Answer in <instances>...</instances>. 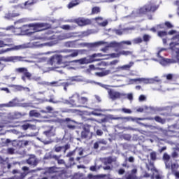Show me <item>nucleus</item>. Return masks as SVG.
Listing matches in <instances>:
<instances>
[{"instance_id":"nucleus-22","label":"nucleus","mask_w":179,"mask_h":179,"mask_svg":"<svg viewBox=\"0 0 179 179\" xmlns=\"http://www.w3.org/2000/svg\"><path fill=\"white\" fill-rule=\"evenodd\" d=\"M106 44V48H121V43L117 42V41H112L109 43L107 42H104Z\"/></svg>"},{"instance_id":"nucleus-50","label":"nucleus","mask_w":179,"mask_h":179,"mask_svg":"<svg viewBox=\"0 0 179 179\" xmlns=\"http://www.w3.org/2000/svg\"><path fill=\"white\" fill-rule=\"evenodd\" d=\"M122 113H124V114H132V110L131 109H128L126 108H123L121 109Z\"/></svg>"},{"instance_id":"nucleus-15","label":"nucleus","mask_w":179,"mask_h":179,"mask_svg":"<svg viewBox=\"0 0 179 179\" xmlns=\"http://www.w3.org/2000/svg\"><path fill=\"white\" fill-rule=\"evenodd\" d=\"M76 23H77L78 26H87L92 24V20L87 18L79 17L76 20Z\"/></svg>"},{"instance_id":"nucleus-46","label":"nucleus","mask_w":179,"mask_h":179,"mask_svg":"<svg viewBox=\"0 0 179 179\" xmlns=\"http://www.w3.org/2000/svg\"><path fill=\"white\" fill-rule=\"evenodd\" d=\"M96 85H98V86H100L101 87H103V89H106V90H109L110 89H108V87H110V85H105V84H103L101 83H95Z\"/></svg>"},{"instance_id":"nucleus-20","label":"nucleus","mask_w":179,"mask_h":179,"mask_svg":"<svg viewBox=\"0 0 179 179\" xmlns=\"http://www.w3.org/2000/svg\"><path fill=\"white\" fill-rule=\"evenodd\" d=\"M24 48V45H15L13 48H7L6 50H2L1 54H5V52H9V51H19V50H23Z\"/></svg>"},{"instance_id":"nucleus-34","label":"nucleus","mask_w":179,"mask_h":179,"mask_svg":"<svg viewBox=\"0 0 179 179\" xmlns=\"http://www.w3.org/2000/svg\"><path fill=\"white\" fill-rule=\"evenodd\" d=\"M17 16H20V14L17 13H13L6 14L5 17L6 19H12V17H16Z\"/></svg>"},{"instance_id":"nucleus-33","label":"nucleus","mask_w":179,"mask_h":179,"mask_svg":"<svg viewBox=\"0 0 179 179\" xmlns=\"http://www.w3.org/2000/svg\"><path fill=\"white\" fill-rule=\"evenodd\" d=\"M79 0H73L69 3L68 8L69 9H72V8L77 6V5H79Z\"/></svg>"},{"instance_id":"nucleus-35","label":"nucleus","mask_w":179,"mask_h":179,"mask_svg":"<svg viewBox=\"0 0 179 179\" xmlns=\"http://www.w3.org/2000/svg\"><path fill=\"white\" fill-rule=\"evenodd\" d=\"M173 129H179V124H174L168 127V130L169 131V132H174V130Z\"/></svg>"},{"instance_id":"nucleus-17","label":"nucleus","mask_w":179,"mask_h":179,"mask_svg":"<svg viewBox=\"0 0 179 179\" xmlns=\"http://www.w3.org/2000/svg\"><path fill=\"white\" fill-rule=\"evenodd\" d=\"M134 62H130L129 64L120 66L115 69V72H120V71H129L131 68L134 66Z\"/></svg>"},{"instance_id":"nucleus-8","label":"nucleus","mask_w":179,"mask_h":179,"mask_svg":"<svg viewBox=\"0 0 179 179\" xmlns=\"http://www.w3.org/2000/svg\"><path fill=\"white\" fill-rule=\"evenodd\" d=\"M69 80L70 81L65 82V83H62L61 80L52 81V82L49 83L48 85L49 86H56V87L63 86L64 90L65 92H68V89L66 87H68V86H71V85H73V83H72V82H76V78H75V77H73V78H70Z\"/></svg>"},{"instance_id":"nucleus-1","label":"nucleus","mask_w":179,"mask_h":179,"mask_svg":"<svg viewBox=\"0 0 179 179\" xmlns=\"http://www.w3.org/2000/svg\"><path fill=\"white\" fill-rule=\"evenodd\" d=\"M56 52L59 54H65L62 56L61 55H55L50 57L48 64L49 65H61L63 64L65 66H69L71 62H64L62 59H71V58H76L79 54H83L86 52V50H78V49H62L60 50H57Z\"/></svg>"},{"instance_id":"nucleus-36","label":"nucleus","mask_w":179,"mask_h":179,"mask_svg":"<svg viewBox=\"0 0 179 179\" xmlns=\"http://www.w3.org/2000/svg\"><path fill=\"white\" fill-rule=\"evenodd\" d=\"M40 115V113L36 110H32L29 111V117H36V118H38Z\"/></svg>"},{"instance_id":"nucleus-47","label":"nucleus","mask_w":179,"mask_h":179,"mask_svg":"<svg viewBox=\"0 0 179 179\" xmlns=\"http://www.w3.org/2000/svg\"><path fill=\"white\" fill-rule=\"evenodd\" d=\"M96 85H98V86H100L101 87H103V89H106V90H109L110 89H108V87H110V85H105V84H103L101 83H95Z\"/></svg>"},{"instance_id":"nucleus-54","label":"nucleus","mask_w":179,"mask_h":179,"mask_svg":"<svg viewBox=\"0 0 179 179\" xmlns=\"http://www.w3.org/2000/svg\"><path fill=\"white\" fill-rule=\"evenodd\" d=\"M120 47L122 45V44H126L127 45H131L132 44V42L130 41H122L120 42Z\"/></svg>"},{"instance_id":"nucleus-63","label":"nucleus","mask_w":179,"mask_h":179,"mask_svg":"<svg viewBox=\"0 0 179 179\" xmlns=\"http://www.w3.org/2000/svg\"><path fill=\"white\" fill-rule=\"evenodd\" d=\"M138 100L139 101H145V100H146V96L145 95H140Z\"/></svg>"},{"instance_id":"nucleus-40","label":"nucleus","mask_w":179,"mask_h":179,"mask_svg":"<svg viewBox=\"0 0 179 179\" xmlns=\"http://www.w3.org/2000/svg\"><path fill=\"white\" fill-rule=\"evenodd\" d=\"M131 42L133 44H141V43L143 42V40L141 37L134 38Z\"/></svg>"},{"instance_id":"nucleus-62","label":"nucleus","mask_w":179,"mask_h":179,"mask_svg":"<svg viewBox=\"0 0 179 179\" xmlns=\"http://www.w3.org/2000/svg\"><path fill=\"white\" fill-rule=\"evenodd\" d=\"M94 130L96 132V135H103V131L101 129H99L97 128H95Z\"/></svg>"},{"instance_id":"nucleus-14","label":"nucleus","mask_w":179,"mask_h":179,"mask_svg":"<svg viewBox=\"0 0 179 179\" xmlns=\"http://www.w3.org/2000/svg\"><path fill=\"white\" fill-rule=\"evenodd\" d=\"M90 125L83 124L82 127H78V135H89L90 134Z\"/></svg>"},{"instance_id":"nucleus-61","label":"nucleus","mask_w":179,"mask_h":179,"mask_svg":"<svg viewBox=\"0 0 179 179\" xmlns=\"http://www.w3.org/2000/svg\"><path fill=\"white\" fill-rule=\"evenodd\" d=\"M171 50L172 51V52H176V55L175 56V58H176V57H177V55H178V54H179V48H177L175 46V49L174 50Z\"/></svg>"},{"instance_id":"nucleus-56","label":"nucleus","mask_w":179,"mask_h":179,"mask_svg":"<svg viewBox=\"0 0 179 179\" xmlns=\"http://www.w3.org/2000/svg\"><path fill=\"white\" fill-rule=\"evenodd\" d=\"M92 12L94 14L99 13L100 12V8L99 7H94V8H92Z\"/></svg>"},{"instance_id":"nucleus-31","label":"nucleus","mask_w":179,"mask_h":179,"mask_svg":"<svg viewBox=\"0 0 179 179\" xmlns=\"http://www.w3.org/2000/svg\"><path fill=\"white\" fill-rule=\"evenodd\" d=\"M163 159L165 160V166L166 169H170V164L169 163V160H170V155L165 153L164 154Z\"/></svg>"},{"instance_id":"nucleus-13","label":"nucleus","mask_w":179,"mask_h":179,"mask_svg":"<svg viewBox=\"0 0 179 179\" xmlns=\"http://www.w3.org/2000/svg\"><path fill=\"white\" fill-rule=\"evenodd\" d=\"M94 61H100V59H87L86 57L81 58L80 59L73 60L70 62V64L72 62L80 64V65H85L86 64H91V62H94Z\"/></svg>"},{"instance_id":"nucleus-44","label":"nucleus","mask_w":179,"mask_h":179,"mask_svg":"<svg viewBox=\"0 0 179 179\" xmlns=\"http://www.w3.org/2000/svg\"><path fill=\"white\" fill-rule=\"evenodd\" d=\"M76 109H69V108H64L62 110V113H68L69 114L71 113L73 114L74 113H76Z\"/></svg>"},{"instance_id":"nucleus-11","label":"nucleus","mask_w":179,"mask_h":179,"mask_svg":"<svg viewBox=\"0 0 179 179\" xmlns=\"http://www.w3.org/2000/svg\"><path fill=\"white\" fill-rule=\"evenodd\" d=\"M108 94L109 96V99L113 100V101L115 100H118L120 99H122V97H125V93H121L115 90L109 89L108 90Z\"/></svg>"},{"instance_id":"nucleus-23","label":"nucleus","mask_w":179,"mask_h":179,"mask_svg":"<svg viewBox=\"0 0 179 179\" xmlns=\"http://www.w3.org/2000/svg\"><path fill=\"white\" fill-rule=\"evenodd\" d=\"M50 99H45V101L48 103H52L53 104H58L59 103H64V98H60V100H55L54 94L50 95Z\"/></svg>"},{"instance_id":"nucleus-2","label":"nucleus","mask_w":179,"mask_h":179,"mask_svg":"<svg viewBox=\"0 0 179 179\" xmlns=\"http://www.w3.org/2000/svg\"><path fill=\"white\" fill-rule=\"evenodd\" d=\"M47 24L45 23H31L28 25H23L22 27H19L15 28L13 26H9L6 28V30H12L14 29V33L17 36H20L22 33H27V34H33L37 33V31H41V27H45Z\"/></svg>"},{"instance_id":"nucleus-45","label":"nucleus","mask_w":179,"mask_h":179,"mask_svg":"<svg viewBox=\"0 0 179 179\" xmlns=\"http://www.w3.org/2000/svg\"><path fill=\"white\" fill-rule=\"evenodd\" d=\"M136 171H137L136 169L131 170V174L127 176L126 179H134V178H135V175H134V174H136Z\"/></svg>"},{"instance_id":"nucleus-53","label":"nucleus","mask_w":179,"mask_h":179,"mask_svg":"<svg viewBox=\"0 0 179 179\" xmlns=\"http://www.w3.org/2000/svg\"><path fill=\"white\" fill-rule=\"evenodd\" d=\"M63 30H72V27L71 25L64 24L61 27Z\"/></svg>"},{"instance_id":"nucleus-27","label":"nucleus","mask_w":179,"mask_h":179,"mask_svg":"<svg viewBox=\"0 0 179 179\" xmlns=\"http://www.w3.org/2000/svg\"><path fill=\"white\" fill-rule=\"evenodd\" d=\"M143 118H152L151 120H148L149 121H156V122H159V124H166V119H163L159 116H155V117H143Z\"/></svg>"},{"instance_id":"nucleus-16","label":"nucleus","mask_w":179,"mask_h":179,"mask_svg":"<svg viewBox=\"0 0 179 179\" xmlns=\"http://www.w3.org/2000/svg\"><path fill=\"white\" fill-rule=\"evenodd\" d=\"M8 87H13L15 92H30V88L27 87H23L19 85H9Z\"/></svg>"},{"instance_id":"nucleus-18","label":"nucleus","mask_w":179,"mask_h":179,"mask_svg":"<svg viewBox=\"0 0 179 179\" xmlns=\"http://www.w3.org/2000/svg\"><path fill=\"white\" fill-rule=\"evenodd\" d=\"M155 82H161V80L159 77H155L153 78H142V83H144V85H151L155 83Z\"/></svg>"},{"instance_id":"nucleus-12","label":"nucleus","mask_w":179,"mask_h":179,"mask_svg":"<svg viewBox=\"0 0 179 179\" xmlns=\"http://www.w3.org/2000/svg\"><path fill=\"white\" fill-rule=\"evenodd\" d=\"M62 40H65V38L64 36V34L62 35L57 36L56 39H53L49 42L42 43L39 45V47H54V45H57V44L59 43V41H62Z\"/></svg>"},{"instance_id":"nucleus-26","label":"nucleus","mask_w":179,"mask_h":179,"mask_svg":"<svg viewBox=\"0 0 179 179\" xmlns=\"http://www.w3.org/2000/svg\"><path fill=\"white\" fill-rule=\"evenodd\" d=\"M7 108L10 107H19V100L17 98H15L10 101L8 103H6Z\"/></svg>"},{"instance_id":"nucleus-48","label":"nucleus","mask_w":179,"mask_h":179,"mask_svg":"<svg viewBox=\"0 0 179 179\" xmlns=\"http://www.w3.org/2000/svg\"><path fill=\"white\" fill-rule=\"evenodd\" d=\"M96 85H98V86H100L101 87H103V89H106V90H109L110 89H108V87H110V85H105V84H103L101 83H95Z\"/></svg>"},{"instance_id":"nucleus-59","label":"nucleus","mask_w":179,"mask_h":179,"mask_svg":"<svg viewBox=\"0 0 179 179\" xmlns=\"http://www.w3.org/2000/svg\"><path fill=\"white\" fill-rule=\"evenodd\" d=\"M167 108L166 107H157L156 106L157 113H159L160 111H164Z\"/></svg>"},{"instance_id":"nucleus-25","label":"nucleus","mask_w":179,"mask_h":179,"mask_svg":"<svg viewBox=\"0 0 179 179\" xmlns=\"http://www.w3.org/2000/svg\"><path fill=\"white\" fill-rule=\"evenodd\" d=\"M27 164L30 166H37V158H36V155H30L29 158L27 159Z\"/></svg>"},{"instance_id":"nucleus-9","label":"nucleus","mask_w":179,"mask_h":179,"mask_svg":"<svg viewBox=\"0 0 179 179\" xmlns=\"http://www.w3.org/2000/svg\"><path fill=\"white\" fill-rule=\"evenodd\" d=\"M121 120L124 121V122H128L129 121H132L133 122H136L139 125H143V127H148V125L139 122V121H145L146 120H153L152 117L143 118V117H121Z\"/></svg>"},{"instance_id":"nucleus-57","label":"nucleus","mask_w":179,"mask_h":179,"mask_svg":"<svg viewBox=\"0 0 179 179\" xmlns=\"http://www.w3.org/2000/svg\"><path fill=\"white\" fill-rule=\"evenodd\" d=\"M110 57L112 58H120V57H121V54H120V52L118 53H111Z\"/></svg>"},{"instance_id":"nucleus-43","label":"nucleus","mask_w":179,"mask_h":179,"mask_svg":"<svg viewBox=\"0 0 179 179\" xmlns=\"http://www.w3.org/2000/svg\"><path fill=\"white\" fill-rule=\"evenodd\" d=\"M122 99H127L130 101L134 100V94L132 93L125 94V96H122Z\"/></svg>"},{"instance_id":"nucleus-60","label":"nucleus","mask_w":179,"mask_h":179,"mask_svg":"<svg viewBox=\"0 0 179 179\" xmlns=\"http://www.w3.org/2000/svg\"><path fill=\"white\" fill-rule=\"evenodd\" d=\"M7 153H8V155H13V153H15V150L12 148H8Z\"/></svg>"},{"instance_id":"nucleus-24","label":"nucleus","mask_w":179,"mask_h":179,"mask_svg":"<svg viewBox=\"0 0 179 179\" xmlns=\"http://www.w3.org/2000/svg\"><path fill=\"white\" fill-rule=\"evenodd\" d=\"M104 43H105L104 41H101L94 42V43H86V46L88 48H96V47H99V45H101Z\"/></svg>"},{"instance_id":"nucleus-38","label":"nucleus","mask_w":179,"mask_h":179,"mask_svg":"<svg viewBox=\"0 0 179 179\" xmlns=\"http://www.w3.org/2000/svg\"><path fill=\"white\" fill-rule=\"evenodd\" d=\"M136 82H139V83H142V78H134L129 80V85H134Z\"/></svg>"},{"instance_id":"nucleus-41","label":"nucleus","mask_w":179,"mask_h":179,"mask_svg":"<svg viewBox=\"0 0 179 179\" xmlns=\"http://www.w3.org/2000/svg\"><path fill=\"white\" fill-rule=\"evenodd\" d=\"M120 55H124L127 57V55H132L133 52L129 50H122L120 52Z\"/></svg>"},{"instance_id":"nucleus-58","label":"nucleus","mask_w":179,"mask_h":179,"mask_svg":"<svg viewBox=\"0 0 179 179\" xmlns=\"http://www.w3.org/2000/svg\"><path fill=\"white\" fill-rule=\"evenodd\" d=\"M151 160H155L157 157V155L155 152H152L150 155Z\"/></svg>"},{"instance_id":"nucleus-55","label":"nucleus","mask_w":179,"mask_h":179,"mask_svg":"<svg viewBox=\"0 0 179 179\" xmlns=\"http://www.w3.org/2000/svg\"><path fill=\"white\" fill-rule=\"evenodd\" d=\"M165 26L167 27L168 29H173V27H174V25L169 21L165 22Z\"/></svg>"},{"instance_id":"nucleus-3","label":"nucleus","mask_w":179,"mask_h":179,"mask_svg":"<svg viewBox=\"0 0 179 179\" xmlns=\"http://www.w3.org/2000/svg\"><path fill=\"white\" fill-rule=\"evenodd\" d=\"M159 9V6L156 5V1H151L140 8L134 10L131 13L132 17H136L141 15H146L148 12H156Z\"/></svg>"},{"instance_id":"nucleus-32","label":"nucleus","mask_w":179,"mask_h":179,"mask_svg":"<svg viewBox=\"0 0 179 179\" xmlns=\"http://www.w3.org/2000/svg\"><path fill=\"white\" fill-rule=\"evenodd\" d=\"M87 101H89V99L85 96L80 97V95H79L78 104H87Z\"/></svg>"},{"instance_id":"nucleus-52","label":"nucleus","mask_w":179,"mask_h":179,"mask_svg":"<svg viewBox=\"0 0 179 179\" xmlns=\"http://www.w3.org/2000/svg\"><path fill=\"white\" fill-rule=\"evenodd\" d=\"M166 36H167V31H158L159 37H166Z\"/></svg>"},{"instance_id":"nucleus-42","label":"nucleus","mask_w":179,"mask_h":179,"mask_svg":"<svg viewBox=\"0 0 179 179\" xmlns=\"http://www.w3.org/2000/svg\"><path fill=\"white\" fill-rule=\"evenodd\" d=\"M150 38H152V36L149 34H144L143 36V41H144V43H149Z\"/></svg>"},{"instance_id":"nucleus-21","label":"nucleus","mask_w":179,"mask_h":179,"mask_svg":"<svg viewBox=\"0 0 179 179\" xmlns=\"http://www.w3.org/2000/svg\"><path fill=\"white\" fill-rule=\"evenodd\" d=\"M64 46L66 48H78L76 41H69L64 43Z\"/></svg>"},{"instance_id":"nucleus-51","label":"nucleus","mask_w":179,"mask_h":179,"mask_svg":"<svg viewBox=\"0 0 179 179\" xmlns=\"http://www.w3.org/2000/svg\"><path fill=\"white\" fill-rule=\"evenodd\" d=\"M63 36H64V40H68V38H71L73 37V34L66 33V34H63Z\"/></svg>"},{"instance_id":"nucleus-6","label":"nucleus","mask_w":179,"mask_h":179,"mask_svg":"<svg viewBox=\"0 0 179 179\" xmlns=\"http://www.w3.org/2000/svg\"><path fill=\"white\" fill-rule=\"evenodd\" d=\"M79 101V94L78 92H75L72 94L71 96L69 97V100L63 99L64 104H69L71 107H83L82 105L78 104Z\"/></svg>"},{"instance_id":"nucleus-37","label":"nucleus","mask_w":179,"mask_h":179,"mask_svg":"<svg viewBox=\"0 0 179 179\" xmlns=\"http://www.w3.org/2000/svg\"><path fill=\"white\" fill-rule=\"evenodd\" d=\"M18 107H23V108H27V107H31L32 108H34V106H33V103L31 102H28V103H23L20 104Z\"/></svg>"},{"instance_id":"nucleus-29","label":"nucleus","mask_w":179,"mask_h":179,"mask_svg":"<svg viewBox=\"0 0 179 179\" xmlns=\"http://www.w3.org/2000/svg\"><path fill=\"white\" fill-rule=\"evenodd\" d=\"M58 171V168L55 166L46 168L44 174H54V173H57Z\"/></svg>"},{"instance_id":"nucleus-4","label":"nucleus","mask_w":179,"mask_h":179,"mask_svg":"<svg viewBox=\"0 0 179 179\" xmlns=\"http://www.w3.org/2000/svg\"><path fill=\"white\" fill-rule=\"evenodd\" d=\"M162 51H166V48H162L161 50H159L157 55V57L159 59H157L153 58L152 59V61H156L157 62H159V64L162 65V66H166L169 65V64H179L178 55L171 59H166L160 55V52H162Z\"/></svg>"},{"instance_id":"nucleus-30","label":"nucleus","mask_w":179,"mask_h":179,"mask_svg":"<svg viewBox=\"0 0 179 179\" xmlns=\"http://www.w3.org/2000/svg\"><path fill=\"white\" fill-rule=\"evenodd\" d=\"M38 0H28L24 3V8L27 9L28 6H31V5H34V3H37Z\"/></svg>"},{"instance_id":"nucleus-39","label":"nucleus","mask_w":179,"mask_h":179,"mask_svg":"<svg viewBox=\"0 0 179 179\" xmlns=\"http://www.w3.org/2000/svg\"><path fill=\"white\" fill-rule=\"evenodd\" d=\"M113 162H114V159L111 157L105 158L103 160V163L106 166H107V164H111V163H113Z\"/></svg>"},{"instance_id":"nucleus-10","label":"nucleus","mask_w":179,"mask_h":179,"mask_svg":"<svg viewBox=\"0 0 179 179\" xmlns=\"http://www.w3.org/2000/svg\"><path fill=\"white\" fill-rule=\"evenodd\" d=\"M15 72L17 73H22L23 76H22L21 79L23 80V82H26V78L28 79V80H31V73L29 72V70L26 67H20L15 69Z\"/></svg>"},{"instance_id":"nucleus-5","label":"nucleus","mask_w":179,"mask_h":179,"mask_svg":"<svg viewBox=\"0 0 179 179\" xmlns=\"http://www.w3.org/2000/svg\"><path fill=\"white\" fill-rule=\"evenodd\" d=\"M64 121L67 122L66 126L64 128V133L66 135H72L77 134L78 135V131H79V127H76L73 124H76V121L72 120L69 117H66Z\"/></svg>"},{"instance_id":"nucleus-7","label":"nucleus","mask_w":179,"mask_h":179,"mask_svg":"<svg viewBox=\"0 0 179 179\" xmlns=\"http://www.w3.org/2000/svg\"><path fill=\"white\" fill-rule=\"evenodd\" d=\"M23 57L22 56H10V57H0V65H2L3 67L1 68V71H3V68H5V66H6V65H5L4 64L2 63L3 62H20V61H23Z\"/></svg>"},{"instance_id":"nucleus-49","label":"nucleus","mask_w":179,"mask_h":179,"mask_svg":"<svg viewBox=\"0 0 179 179\" xmlns=\"http://www.w3.org/2000/svg\"><path fill=\"white\" fill-rule=\"evenodd\" d=\"M13 44H6L3 42V41H0V48L3 47H12Z\"/></svg>"},{"instance_id":"nucleus-28","label":"nucleus","mask_w":179,"mask_h":179,"mask_svg":"<svg viewBox=\"0 0 179 179\" xmlns=\"http://www.w3.org/2000/svg\"><path fill=\"white\" fill-rule=\"evenodd\" d=\"M22 129L27 131V129H36V124H31L30 123L24 124L21 126Z\"/></svg>"},{"instance_id":"nucleus-19","label":"nucleus","mask_w":179,"mask_h":179,"mask_svg":"<svg viewBox=\"0 0 179 179\" xmlns=\"http://www.w3.org/2000/svg\"><path fill=\"white\" fill-rule=\"evenodd\" d=\"M131 30H135V27H127L122 29H115L114 31L117 36H122L123 33H129Z\"/></svg>"},{"instance_id":"nucleus-64","label":"nucleus","mask_w":179,"mask_h":179,"mask_svg":"<svg viewBox=\"0 0 179 179\" xmlns=\"http://www.w3.org/2000/svg\"><path fill=\"white\" fill-rule=\"evenodd\" d=\"M45 160H48V159H51V154L50 153H46L43 158Z\"/></svg>"}]
</instances>
